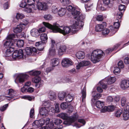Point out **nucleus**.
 I'll return each instance as SVG.
<instances>
[{"label": "nucleus", "mask_w": 129, "mask_h": 129, "mask_svg": "<svg viewBox=\"0 0 129 129\" xmlns=\"http://www.w3.org/2000/svg\"><path fill=\"white\" fill-rule=\"evenodd\" d=\"M8 104H7L3 106L2 107H1L0 110L1 111H3L5 110L8 107Z\"/></svg>", "instance_id": "680f3d73"}, {"label": "nucleus", "mask_w": 129, "mask_h": 129, "mask_svg": "<svg viewBox=\"0 0 129 129\" xmlns=\"http://www.w3.org/2000/svg\"><path fill=\"white\" fill-rule=\"evenodd\" d=\"M96 93L95 91H93L92 93V95L93 97V98L91 99L92 103H94L95 101L96 100L99 99L101 96V94L100 93H97L96 95H94V94Z\"/></svg>", "instance_id": "f3484780"}, {"label": "nucleus", "mask_w": 129, "mask_h": 129, "mask_svg": "<svg viewBox=\"0 0 129 129\" xmlns=\"http://www.w3.org/2000/svg\"><path fill=\"white\" fill-rule=\"evenodd\" d=\"M96 20L99 21H102L103 19V16L102 15H98L96 18Z\"/></svg>", "instance_id": "338daca9"}, {"label": "nucleus", "mask_w": 129, "mask_h": 129, "mask_svg": "<svg viewBox=\"0 0 129 129\" xmlns=\"http://www.w3.org/2000/svg\"><path fill=\"white\" fill-rule=\"evenodd\" d=\"M13 45V43H11L10 41H7L5 43L4 46L6 48H12L11 46H12Z\"/></svg>", "instance_id": "e433bc0d"}, {"label": "nucleus", "mask_w": 129, "mask_h": 129, "mask_svg": "<svg viewBox=\"0 0 129 129\" xmlns=\"http://www.w3.org/2000/svg\"><path fill=\"white\" fill-rule=\"evenodd\" d=\"M50 62L52 66L54 67L58 65L59 63V60L58 58H54L51 59Z\"/></svg>", "instance_id": "aec40b11"}, {"label": "nucleus", "mask_w": 129, "mask_h": 129, "mask_svg": "<svg viewBox=\"0 0 129 129\" xmlns=\"http://www.w3.org/2000/svg\"><path fill=\"white\" fill-rule=\"evenodd\" d=\"M99 85L100 84L101 87L104 89H106L107 88V86L106 84L102 82H100L99 83Z\"/></svg>", "instance_id": "5fc2aeb1"}, {"label": "nucleus", "mask_w": 129, "mask_h": 129, "mask_svg": "<svg viewBox=\"0 0 129 129\" xmlns=\"http://www.w3.org/2000/svg\"><path fill=\"white\" fill-rule=\"evenodd\" d=\"M123 118L124 120H127L129 118V114L127 110H124L123 113Z\"/></svg>", "instance_id": "2f4dec72"}, {"label": "nucleus", "mask_w": 129, "mask_h": 129, "mask_svg": "<svg viewBox=\"0 0 129 129\" xmlns=\"http://www.w3.org/2000/svg\"><path fill=\"white\" fill-rule=\"evenodd\" d=\"M56 54L55 49L53 47H51L49 50L48 56H54Z\"/></svg>", "instance_id": "5701e85b"}, {"label": "nucleus", "mask_w": 129, "mask_h": 129, "mask_svg": "<svg viewBox=\"0 0 129 129\" xmlns=\"http://www.w3.org/2000/svg\"><path fill=\"white\" fill-rule=\"evenodd\" d=\"M104 127V125L103 124H101L98 126L95 127V129H103Z\"/></svg>", "instance_id": "774afa93"}, {"label": "nucleus", "mask_w": 129, "mask_h": 129, "mask_svg": "<svg viewBox=\"0 0 129 129\" xmlns=\"http://www.w3.org/2000/svg\"><path fill=\"white\" fill-rule=\"evenodd\" d=\"M44 43L41 42H37L36 43V46L37 47L38 49L40 51H42L44 48Z\"/></svg>", "instance_id": "4be33fe9"}, {"label": "nucleus", "mask_w": 129, "mask_h": 129, "mask_svg": "<svg viewBox=\"0 0 129 129\" xmlns=\"http://www.w3.org/2000/svg\"><path fill=\"white\" fill-rule=\"evenodd\" d=\"M48 97L51 100H54L56 98L55 93L52 91H50L48 93Z\"/></svg>", "instance_id": "393cba45"}, {"label": "nucleus", "mask_w": 129, "mask_h": 129, "mask_svg": "<svg viewBox=\"0 0 129 129\" xmlns=\"http://www.w3.org/2000/svg\"><path fill=\"white\" fill-rule=\"evenodd\" d=\"M36 6L37 8L34 9L35 10L38 9L39 10H45L48 9L47 4L44 2H38L37 3Z\"/></svg>", "instance_id": "0eeeda50"}, {"label": "nucleus", "mask_w": 129, "mask_h": 129, "mask_svg": "<svg viewBox=\"0 0 129 129\" xmlns=\"http://www.w3.org/2000/svg\"><path fill=\"white\" fill-rule=\"evenodd\" d=\"M15 35L14 34H11L8 35L7 38V40H13L15 37Z\"/></svg>", "instance_id": "864d4df0"}, {"label": "nucleus", "mask_w": 129, "mask_h": 129, "mask_svg": "<svg viewBox=\"0 0 129 129\" xmlns=\"http://www.w3.org/2000/svg\"><path fill=\"white\" fill-rule=\"evenodd\" d=\"M43 105L45 106H46L47 109L48 110V112L49 111L53 112H55L53 107L48 102L46 101L44 102L43 103Z\"/></svg>", "instance_id": "2eb2a0df"}, {"label": "nucleus", "mask_w": 129, "mask_h": 129, "mask_svg": "<svg viewBox=\"0 0 129 129\" xmlns=\"http://www.w3.org/2000/svg\"><path fill=\"white\" fill-rule=\"evenodd\" d=\"M104 55V53L101 50L97 49L94 50L91 54V60L93 63H96L99 61L100 59Z\"/></svg>", "instance_id": "f03ea898"}, {"label": "nucleus", "mask_w": 129, "mask_h": 129, "mask_svg": "<svg viewBox=\"0 0 129 129\" xmlns=\"http://www.w3.org/2000/svg\"><path fill=\"white\" fill-rule=\"evenodd\" d=\"M66 47L65 45H61L59 46L57 48L58 53L59 55H62L64 52L66 51Z\"/></svg>", "instance_id": "6ab92c4d"}, {"label": "nucleus", "mask_w": 129, "mask_h": 129, "mask_svg": "<svg viewBox=\"0 0 129 129\" xmlns=\"http://www.w3.org/2000/svg\"><path fill=\"white\" fill-rule=\"evenodd\" d=\"M105 108H107L108 111L110 112L113 111L116 108V107L113 105H110L107 107Z\"/></svg>", "instance_id": "a19ab883"}, {"label": "nucleus", "mask_w": 129, "mask_h": 129, "mask_svg": "<svg viewBox=\"0 0 129 129\" xmlns=\"http://www.w3.org/2000/svg\"><path fill=\"white\" fill-rule=\"evenodd\" d=\"M67 10L69 11H73V10H75V8L72 6L69 5L67 7Z\"/></svg>", "instance_id": "e2e57ef3"}, {"label": "nucleus", "mask_w": 129, "mask_h": 129, "mask_svg": "<svg viewBox=\"0 0 129 129\" xmlns=\"http://www.w3.org/2000/svg\"><path fill=\"white\" fill-rule=\"evenodd\" d=\"M81 62L83 67L88 66L90 64V62L88 61H83Z\"/></svg>", "instance_id": "3c124183"}, {"label": "nucleus", "mask_w": 129, "mask_h": 129, "mask_svg": "<svg viewBox=\"0 0 129 129\" xmlns=\"http://www.w3.org/2000/svg\"><path fill=\"white\" fill-rule=\"evenodd\" d=\"M85 56V54L84 52L82 51H79L76 54V56L79 59H83L84 58Z\"/></svg>", "instance_id": "b1692460"}, {"label": "nucleus", "mask_w": 129, "mask_h": 129, "mask_svg": "<svg viewBox=\"0 0 129 129\" xmlns=\"http://www.w3.org/2000/svg\"><path fill=\"white\" fill-rule=\"evenodd\" d=\"M24 44V41L23 40H18L16 43L17 46L20 48L22 47L23 46Z\"/></svg>", "instance_id": "f704fd0d"}, {"label": "nucleus", "mask_w": 129, "mask_h": 129, "mask_svg": "<svg viewBox=\"0 0 129 129\" xmlns=\"http://www.w3.org/2000/svg\"><path fill=\"white\" fill-rule=\"evenodd\" d=\"M127 101V99L126 98L124 97H123L121 99V105L123 107L124 109V107L126 105L127 103H127L126 104V103Z\"/></svg>", "instance_id": "c9c22d12"}, {"label": "nucleus", "mask_w": 129, "mask_h": 129, "mask_svg": "<svg viewBox=\"0 0 129 129\" xmlns=\"http://www.w3.org/2000/svg\"><path fill=\"white\" fill-rule=\"evenodd\" d=\"M25 51L26 54L27 55H30L32 53L30 47H26L25 49Z\"/></svg>", "instance_id": "ea45409f"}, {"label": "nucleus", "mask_w": 129, "mask_h": 129, "mask_svg": "<svg viewBox=\"0 0 129 129\" xmlns=\"http://www.w3.org/2000/svg\"><path fill=\"white\" fill-rule=\"evenodd\" d=\"M16 79L15 82L16 83H18L24 82L25 79L27 78L28 76L26 74L22 73L15 74L14 76Z\"/></svg>", "instance_id": "20e7f679"}, {"label": "nucleus", "mask_w": 129, "mask_h": 129, "mask_svg": "<svg viewBox=\"0 0 129 129\" xmlns=\"http://www.w3.org/2000/svg\"><path fill=\"white\" fill-rule=\"evenodd\" d=\"M52 12L53 13L55 14L57 12L58 9L55 6H53L52 7Z\"/></svg>", "instance_id": "8fccbe9b"}, {"label": "nucleus", "mask_w": 129, "mask_h": 129, "mask_svg": "<svg viewBox=\"0 0 129 129\" xmlns=\"http://www.w3.org/2000/svg\"><path fill=\"white\" fill-rule=\"evenodd\" d=\"M66 12V10L64 8H61L59 9L58 12V14L60 16L64 15Z\"/></svg>", "instance_id": "c756f323"}, {"label": "nucleus", "mask_w": 129, "mask_h": 129, "mask_svg": "<svg viewBox=\"0 0 129 129\" xmlns=\"http://www.w3.org/2000/svg\"><path fill=\"white\" fill-rule=\"evenodd\" d=\"M118 67L119 68H122L124 67V65L123 62L122 61H120L118 63Z\"/></svg>", "instance_id": "052dcab7"}, {"label": "nucleus", "mask_w": 129, "mask_h": 129, "mask_svg": "<svg viewBox=\"0 0 129 129\" xmlns=\"http://www.w3.org/2000/svg\"><path fill=\"white\" fill-rule=\"evenodd\" d=\"M61 64L62 66L64 67H68L73 65V62L70 58H64L62 61Z\"/></svg>", "instance_id": "6e6552de"}, {"label": "nucleus", "mask_w": 129, "mask_h": 129, "mask_svg": "<svg viewBox=\"0 0 129 129\" xmlns=\"http://www.w3.org/2000/svg\"><path fill=\"white\" fill-rule=\"evenodd\" d=\"M24 10L27 13H30L32 11V9L30 7L27 6L24 8Z\"/></svg>", "instance_id": "69168bd1"}, {"label": "nucleus", "mask_w": 129, "mask_h": 129, "mask_svg": "<svg viewBox=\"0 0 129 129\" xmlns=\"http://www.w3.org/2000/svg\"><path fill=\"white\" fill-rule=\"evenodd\" d=\"M45 120L43 119H41L40 120H35L33 123V126L35 127L42 126L45 123Z\"/></svg>", "instance_id": "9d476101"}, {"label": "nucleus", "mask_w": 129, "mask_h": 129, "mask_svg": "<svg viewBox=\"0 0 129 129\" xmlns=\"http://www.w3.org/2000/svg\"><path fill=\"white\" fill-rule=\"evenodd\" d=\"M14 50L13 48H8L6 50L5 53L6 55H5V56L6 57H10L11 56L9 55L11 53V52H12Z\"/></svg>", "instance_id": "72a5a7b5"}, {"label": "nucleus", "mask_w": 129, "mask_h": 129, "mask_svg": "<svg viewBox=\"0 0 129 129\" xmlns=\"http://www.w3.org/2000/svg\"><path fill=\"white\" fill-rule=\"evenodd\" d=\"M62 122V121L59 119H55L54 120V123L56 125H58L60 124Z\"/></svg>", "instance_id": "6e6d98bb"}, {"label": "nucleus", "mask_w": 129, "mask_h": 129, "mask_svg": "<svg viewBox=\"0 0 129 129\" xmlns=\"http://www.w3.org/2000/svg\"><path fill=\"white\" fill-rule=\"evenodd\" d=\"M40 39L41 42L46 43L47 42L48 37L47 35L45 33L42 34L40 36Z\"/></svg>", "instance_id": "412c9836"}, {"label": "nucleus", "mask_w": 129, "mask_h": 129, "mask_svg": "<svg viewBox=\"0 0 129 129\" xmlns=\"http://www.w3.org/2000/svg\"><path fill=\"white\" fill-rule=\"evenodd\" d=\"M33 82L36 84V87L38 88L42 86L43 84V81L41 79V78L39 76H36L33 78L32 80Z\"/></svg>", "instance_id": "423d86ee"}, {"label": "nucleus", "mask_w": 129, "mask_h": 129, "mask_svg": "<svg viewBox=\"0 0 129 129\" xmlns=\"http://www.w3.org/2000/svg\"><path fill=\"white\" fill-rule=\"evenodd\" d=\"M61 108L63 110H65L69 107V110L70 112H72L73 110V107L71 106H69L68 104L66 102H63L60 105Z\"/></svg>", "instance_id": "f8f14e48"}, {"label": "nucleus", "mask_w": 129, "mask_h": 129, "mask_svg": "<svg viewBox=\"0 0 129 129\" xmlns=\"http://www.w3.org/2000/svg\"><path fill=\"white\" fill-rule=\"evenodd\" d=\"M113 101V98L111 96H108L107 99V102L109 103L112 102Z\"/></svg>", "instance_id": "13d9d810"}, {"label": "nucleus", "mask_w": 129, "mask_h": 129, "mask_svg": "<svg viewBox=\"0 0 129 129\" xmlns=\"http://www.w3.org/2000/svg\"><path fill=\"white\" fill-rule=\"evenodd\" d=\"M82 64V62H80L79 63H78L76 64V68L77 69H79L81 67H83Z\"/></svg>", "instance_id": "4d7b16f0"}, {"label": "nucleus", "mask_w": 129, "mask_h": 129, "mask_svg": "<svg viewBox=\"0 0 129 129\" xmlns=\"http://www.w3.org/2000/svg\"><path fill=\"white\" fill-rule=\"evenodd\" d=\"M125 8V6L124 5L120 4L119 6V11H124Z\"/></svg>", "instance_id": "0e129e2a"}, {"label": "nucleus", "mask_w": 129, "mask_h": 129, "mask_svg": "<svg viewBox=\"0 0 129 129\" xmlns=\"http://www.w3.org/2000/svg\"><path fill=\"white\" fill-rule=\"evenodd\" d=\"M73 97L70 95H68L66 98V100L68 102H70L73 100Z\"/></svg>", "instance_id": "37998d69"}, {"label": "nucleus", "mask_w": 129, "mask_h": 129, "mask_svg": "<svg viewBox=\"0 0 129 129\" xmlns=\"http://www.w3.org/2000/svg\"><path fill=\"white\" fill-rule=\"evenodd\" d=\"M93 6V3L89 1L88 3V4L85 5V7L86 9L87 10H89V9L91 8Z\"/></svg>", "instance_id": "58836bf2"}, {"label": "nucleus", "mask_w": 129, "mask_h": 129, "mask_svg": "<svg viewBox=\"0 0 129 129\" xmlns=\"http://www.w3.org/2000/svg\"><path fill=\"white\" fill-rule=\"evenodd\" d=\"M120 68H119V67L118 68L116 67L114 68L113 72L115 74L117 75L120 72Z\"/></svg>", "instance_id": "49530a36"}, {"label": "nucleus", "mask_w": 129, "mask_h": 129, "mask_svg": "<svg viewBox=\"0 0 129 129\" xmlns=\"http://www.w3.org/2000/svg\"><path fill=\"white\" fill-rule=\"evenodd\" d=\"M39 113L41 116L43 117H45L48 114V110L46 106L41 107L39 109Z\"/></svg>", "instance_id": "9b49d317"}, {"label": "nucleus", "mask_w": 129, "mask_h": 129, "mask_svg": "<svg viewBox=\"0 0 129 129\" xmlns=\"http://www.w3.org/2000/svg\"><path fill=\"white\" fill-rule=\"evenodd\" d=\"M118 21L119 20H117V21L114 23V27L116 28H118L120 26V24Z\"/></svg>", "instance_id": "603ef678"}, {"label": "nucleus", "mask_w": 129, "mask_h": 129, "mask_svg": "<svg viewBox=\"0 0 129 129\" xmlns=\"http://www.w3.org/2000/svg\"><path fill=\"white\" fill-rule=\"evenodd\" d=\"M24 16V15L22 14L17 13L16 16V17L17 19H21L23 18Z\"/></svg>", "instance_id": "09e8293b"}, {"label": "nucleus", "mask_w": 129, "mask_h": 129, "mask_svg": "<svg viewBox=\"0 0 129 129\" xmlns=\"http://www.w3.org/2000/svg\"><path fill=\"white\" fill-rule=\"evenodd\" d=\"M122 112V111L121 109L117 110L114 112V115L116 117H119L120 116Z\"/></svg>", "instance_id": "4c0bfd02"}, {"label": "nucleus", "mask_w": 129, "mask_h": 129, "mask_svg": "<svg viewBox=\"0 0 129 129\" xmlns=\"http://www.w3.org/2000/svg\"><path fill=\"white\" fill-rule=\"evenodd\" d=\"M12 57L14 60L18 59L24 58L23 50L20 49L19 50L14 51L12 55Z\"/></svg>", "instance_id": "39448f33"}, {"label": "nucleus", "mask_w": 129, "mask_h": 129, "mask_svg": "<svg viewBox=\"0 0 129 129\" xmlns=\"http://www.w3.org/2000/svg\"><path fill=\"white\" fill-rule=\"evenodd\" d=\"M66 95V93L64 92H60L58 94V98L60 100L63 101Z\"/></svg>", "instance_id": "cd10ccee"}, {"label": "nucleus", "mask_w": 129, "mask_h": 129, "mask_svg": "<svg viewBox=\"0 0 129 129\" xmlns=\"http://www.w3.org/2000/svg\"><path fill=\"white\" fill-rule=\"evenodd\" d=\"M121 88L123 89H125L129 87V80H123L122 81L120 85Z\"/></svg>", "instance_id": "4468645a"}, {"label": "nucleus", "mask_w": 129, "mask_h": 129, "mask_svg": "<svg viewBox=\"0 0 129 129\" xmlns=\"http://www.w3.org/2000/svg\"><path fill=\"white\" fill-rule=\"evenodd\" d=\"M48 126L49 128L51 129L54 128V129H60L61 128V127H60V128H54L53 122V121H51L49 123Z\"/></svg>", "instance_id": "a18cd8bd"}, {"label": "nucleus", "mask_w": 129, "mask_h": 129, "mask_svg": "<svg viewBox=\"0 0 129 129\" xmlns=\"http://www.w3.org/2000/svg\"><path fill=\"white\" fill-rule=\"evenodd\" d=\"M85 18V15H84L82 14L81 13L80 15L79 16L78 20L74 21V23H75L76 21L78 22V24L80 25V29L83 27L84 25V23L81 20H84Z\"/></svg>", "instance_id": "1a4fd4ad"}, {"label": "nucleus", "mask_w": 129, "mask_h": 129, "mask_svg": "<svg viewBox=\"0 0 129 129\" xmlns=\"http://www.w3.org/2000/svg\"><path fill=\"white\" fill-rule=\"evenodd\" d=\"M58 116L63 119L66 120L63 123L68 125H70L72 123L74 122L78 118L77 116H73L72 118L69 117L67 114L63 113L58 114Z\"/></svg>", "instance_id": "7ed1b4c3"}, {"label": "nucleus", "mask_w": 129, "mask_h": 129, "mask_svg": "<svg viewBox=\"0 0 129 129\" xmlns=\"http://www.w3.org/2000/svg\"><path fill=\"white\" fill-rule=\"evenodd\" d=\"M78 122L79 123H82L83 125H80L79 124L77 123H75L74 126H75L79 128L83 125H85L86 123L85 121L83 119H78Z\"/></svg>", "instance_id": "a878e982"}, {"label": "nucleus", "mask_w": 129, "mask_h": 129, "mask_svg": "<svg viewBox=\"0 0 129 129\" xmlns=\"http://www.w3.org/2000/svg\"><path fill=\"white\" fill-rule=\"evenodd\" d=\"M106 26V23L105 22L102 24H98L95 26V30L97 32L101 31Z\"/></svg>", "instance_id": "dca6fc26"}, {"label": "nucleus", "mask_w": 129, "mask_h": 129, "mask_svg": "<svg viewBox=\"0 0 129 129\" xmlns=\"http://www.w3.org/2000/svg\"><path fill=\"white\" fill-rule=\"evenodd\" d=\"M116 80V78L114 77H109L107 78L106 81L108 84H111L114 83Z\"/></svg>", "instance_id": "bb28decb"}, {"label": "nucleus", "mask_w": 129, "mask_h": 129, "mask_svg": "<svg viewBox=\"0 0 129 129\" xmlns=\"http://www.w3.org/2000/svg\"><path fill=\"white\" fill-rule=\"evenodd\" d=\"M109 32V29L106 28L102 30V34L104 35H106L108 34Z\"/></svg>", "instance_id": "de8ad7c7"}, {"label": "nucleus", "mask_w": 129, "mask_h": 129, "mask_svg": "<svg viewBox=\"0 0 129 129\" xmlns=\"http://www.w3.org/2000/svg\"><path fill=\"white\" fill-rule=\"evenodd\" d=\"M96 106L99 108H102L104 105V102L102 101H98L96 103Z\"/></svg>", "instance_id": "473e14b6"}, {"label": "nucleus", "mask_w": 129, "mask_h": 129, "mask_svg": "<svg viewBox=\"0 0 129 129\" xmlns=\"http://www.w3.org/2000/svg\"><path fill=\"white\" fill-rule=\"evenodd\" d=\"M80 14V12L77 10L73 11L72 12V14L73 16L75 19L76 20H78L79 16Z\"/></svg>", "instance_id": "c85d7f7f"}, {"label": "nucleus", "mask_w": 129, "mask_h": 129, "mask_svg": "<svg viewBox=\"0 0 129 129\" xmlns=\"http://www.w3.org/2000/svg\"><path fill=\"white\" fill-rule=\"evenodd\" d=\"M78 22L76 21L75 23H74L71 26V28L69 27L65 26L63 29L60 28L62 27V26H59L58 24L56 23H54L53 25L45 22H43V24L46 27L52 30L53 33L59 32L66 35L71 32L74 34L76 31L80 29V25L78 24Z\"/></svg>", "instance_id": "f257e3e1"}, {"label": "nucleus", "mask_w": 129, "mask_h": 129, "mask_svg": "<svg viewBox=\"0 0 129 129\" xmlns=\"http://www.w3.org/2000/svg\"><path fill=\"white\" fill-rule=\"evenodd\" d=\"M26 25V24L24 23H20L17 25L16 27L14 29V31L16 33H18L21 32L22 29L24 28L25 26Z\"/></svg>", "instance_id": "ddd939ff"}, {"label": "nucleus", "mask_w": 129, "mask_h": 129, "mask_svg": "<svg viewBox=\"0 0 129 129\" xmlns=\"http://www.w3.org/2000/svg\"><path fill=\"white\" fill-rule=\"evenodd\" d=\"M81 93L82 94L81 96L82 98V101L83 102H84L85 100L86 96V88L85 87H84L82 90Z\"/></svg>", "instance_id": "7c9ffc66"}, {"label": "nucleus", "mask_w": 129, "mask_h": 129, "mask_svg": "<svg viewBox=\"0 0 129 129\" xmlns=\"http://www.w3.org/2000/svg\"><path fill=\"white\" fill-rule=\"evenodd\" d=\"M41 73V72L39 71H31L30 74L32 75L35 76H37L39 75Z\"/></svg>", "instance_id": "79ce46f5"}, {"label": "nucleus", "mask_w": 129, "mask_h": 129, "mask_svg": "<svg viewBox=\"0 0 129 129\" xmlns=\"http://www.w3.org/2000/svg\"><path fill=\"white\" fill-rule=\"evenodd\" d=\"M30 33L32 36L35 37H38L40 35L38 30L35 28H33L31 30Z\"/></svg>", "instance_id": "a211bd4d"}, {"label": "nucleus", "mask_w": 129, "mask_h": 129, "mask_svg": "<svg viewBox=\"0 0 129 129\" xmlns=\"http://www.w3.org/2000/svg\"><path fill=\"white\" fill-rule=\"evenodd\" d=\"M44 17L45 19L48 20H50L52 18V16L49 14L45 15L44 16Z\"/></svg>", "instance_id": "c03bdc74"}, {"label": "nucleus", "mask_w": 129, "mask_h": 129, "mask_svg": "<svg viewBox=\"0 0 129 129\" xmlns=\"http://www.w3.org/2000/svg\"><path fill=\"white\" fill-rule=\"evenodd\" d=\"M20 6L21 7L25 8L26 7H27V5H26V2L24 1H23L20 4Z\"/></svg>", "instance_id": "bf43d9fd"}]
</instances>
